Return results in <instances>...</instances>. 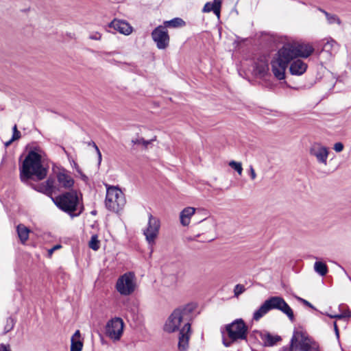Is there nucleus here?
Instances as JSON below:
<instances>
[{"mask_svg": "<svg viewBox=\"0 0 351 351\" xmlns=\"http://www.w3.org/2000/svg\"><path fill=\"white\" fill-rule=\"evenodd\" d=\"M311 156L315 157L318 163L327 165L328 148L320 143H314L309 149Z\"/></svg>", "mask_w": 351, "mask_h": 351, "instance_id": "nucleus-13", "label": "nucleus"}, {"mask_svg": "<svg viewBox=\"0 0 351 351\" xmlns=\"http://www.w3.org/2000/svg\"><path fill=\"white\" fill-rule=\"evenodd\" d=\"M156 136H154L152 138L149 140H145L144 138L137 136L136 137L132 139L131 143L133 145L141 146L143 149L146 150L149 149L152 145L153 142L156 141Z\"/></svg>", "mask_w": 351, "mask_h": 351, "instance_id": "nucleus-18", "label": "nucleus"}, {"mask_svg": "<svg viewBox=\"0 0 351 351\" xmlns=\"http://www.w3.org/2000/svg\"><path fill=\"white\" fill-rule=\"evenodd\" d=\"M194 309L192 304L176 308L169 315L164 325V330L171 333L179 331L178 349L186 351L191 335L189 318Z\"/></svg>", "mask_w": 351, "mask_h": 351, "instance_id": "nucleus-2", "label": "nucleus"}, {"mask_svg": "<svg viewBox=\"0 0 351 351\" xmlns=\"http://www.w3.org/2000/svg\"><path fill=\"white\" fill-rule=\"evenodd\" d=\"M249 173H250V178L252 180L256 179V173L255 170L252 165H250V167H249Z\"/></svg>", "mask_w": 351, "mask_h": 351, "instance_id": "nucleus-34", "label": "nucleus"}, {"mask_svg": "<svg viewBox=\"0 0 351 351\" xmlns=\"http://www.w3.org/2000/svg\"><path fill=\"white\" fill-rule=\"evenodd\" d=\"M21 138V132L18 130L15 132H13L12 141H16Z\"/></svg>", "mask_w": 351, "mask_h": 351, "instance_id": "nucleus-39", "label": "nucleus"}, {"mask_svg": "<svg viewBox=\"0 0 351 351\" xmlns=\"http://www.w3.org/2000/svg\"><path fill=\"white\" fill-rule=\"evenodd\" d=\"M160 229V221L158 218L153 217L152 214L149 215L148 226L143 231L145 239L150 245L155 243V239L157 237Z\"/></svg>", "mask_w": 351, "mask_h": 351, "instance_id": "nucleus-10", "label": "nucleus"}, {"mask_svg": "<svg viewBox=\"0 0 351 351\" xmlns=\"http://www.w3.org/2000/svg\"><path fill=\"white\" fill-rule=\"evenodd\" d=\"M315 271L322 276H324L328 273L327 265L322 261H316L314 264Z\"/></svg>", "mask_w": 351, "mask_h": 351, "instance_id": "nucleus-25", "label": "nucleus"}, {"mask_svg": "<svg viewBox=\"0 0 351 351\" xmlns=\"http://www.w3.org/2000/svg\"><path fill=\"white\" fill-rule=\"evenodd\" d=\"M328 317H330V318H336V319H343V318H346V315H344V313L343 312L341 314H337V315H329L328 314L327 315Z\"/></svg>", "mask_w": 351, "mask_h": 351, "instance_id": "nucleus-37", "label": "nucleus"}, {"mask_svg": "<svg viewBox=\"0 0 351 351\" xmlns=\"http://www.w3.org/2000/svg\"><path fill=\"white\" fill-rule=\"evenodd\" d=\"M152 37L159 49H165L169 46V36L166 27L160 25L156 27L152 33Z\"/></svg>", "mask_w": 351, "mask_h": 351, "instance_id": "nucleus-11", "label": "nucleus"}, {"mask_svg": "<svg viewBox=\"0 0 351 351\" xmlns=\"http://www.w3.org/2000/svg\"><path fill=\"white\" fill-rule=\"evenodd\" d=\"M71 351H82L83 343L80 340V332L75 331L71 339Z\"/></svg>", "mask_w": 351, "mask_h": 351, "instance_id": "nucleus-23", "label": "nucleus"}, {"mask_svg": "<svg viewBox=\"0 0 351 351\" xmlns=\"http://www.w3.org/2000/svg\"><path fill=\"white\" fill-rule=\"evenodd\" d=\"M269 71L267 60L265 58H261L255 62L254 72L256 75L264 76Z\"/></svg>", "mask_w": 351, "mask_h": 351, "instance_id": "nucleus-19", "label": "nucleus"}, {"mask_svg": "<svg viewBox=\"0 0 351 351\" xmlns=\"http://www.w3.org/2000/svg\"><path fill=\"white\" fill-rule=\"evenodd\" d=\"M313 51V47L308 43L293 42L284 45L271 62L274 76L278 80H283L287 67L292 60L298 57L306 58Z\"/></svg>", "mask_w": 351, "mask_h": 351, "instance_id": "nucleus-1", "label": "nucleus"}, {"mask_svg": "<svg viewBox=\"0 0 351 351\" xmlns=\"http://www.w3.org/2000/svg\"><path fill=\"white\" fill-rule=\"evenodd\" d=\"M17 234L22 243H25L29 238V230L23 224L16 228Z\"/></svg>", "mask_w": 351, "mask_h": 351, "instance_id": "nucleus-24", "label": "nucleus"}, {"mask_svg": "<svg viewBox=\"0 0 351 351\" xmlns=\"http://www.w3.org/2000/svg\"><path fill=\"white\" fill-rule=\"evenodd\" d=\"M228 165L230 167L234 169L239 173V175L241 176L242 174L243 167L241 162L231 160Z\"/></svg>", "mask_w": 351, "mask_h": 351, "instance_id": "nucleus-29", "label": "nucleus"}, {"mask_svg": "<svg viewBox=\"0 0 351 351\" xmlns=\"http://www.w3.org/2000/svg\"><path fill=\"white\" fill-rule=\"evenodd\" d=\"M105 204L108 210L118 213L125 204L124 194L119 188L109 186L107 188Z\"/></svg>", "mask_w": 351, "mask_h": 351, "instance_id": "nucleus-8", "label": "nucleus"}, {"mask_svg": "<svg viewBox=\"0 0 351 351\" xmlns=\"http://www.w3.org/2000/svg\"><path fill=\"white\" fill-rule=\"evenodd\" d=\"M136 282L135 274L129 271L119 277L116 282V289L121 295L128 296L136 289Z\"/></svg>", "mask_w": 351, "mask_h": 351, "instance_id": "nucleus-9", "label": "nucleus"}, {"mask_svg": "<svg viewBox=\"0 0 351 351\" xmlns=\"http://www.w3.org/2000/svg\"><path fill=\"white\" fill-rule=\"evenodd\" d=\"M226 330L230 341L223 339V343L226 347H229L232 342L238 340H246L248 328L242 319H237L232 323L226 325Z\"/></svg>", "mask_w": 351, "mask_h": 351, "instance_id": "nucleus-7", "label": "nucleus"}, {"mask_svg": "<svg viewBox=\"0 0 351 351\" xmlns=\"http://www.w3.org/2000/svg\"><path fill=\"white\" fill-rule=\"evenodd\" d=\"M319 11L325 14L328 24H330V25L335 24V23H337L338 25L341 24V20L336 14H330L323 9H319Z\"/></svg>", "mask_w": 351, "mask_h": 351, "instance_id": "nucleus-26", "label": "nucleus"}, {"mask_svg": "<svg viewBox=\"0 0 351 351\" xmlns=\"http://www.w3.org/2000/svg\"><path fill=\"white\" fill-rule=\"evenodd\" d=\"M28 185H30L34 190L47 195H52V193L56 191V189L55 180L51 178H49L46 182L39 184H34L29 182Z\"/></svg>", "mask_w": 351, "mask_h": 351, "instance_id": "nucleus-14", "label": "nucleus"}, {"mask_svg": "<svg viewBox=\"0 0 351 351\" xmlns=\"http://www.w3.org/2000/svg\"><path fill=\"white\" fill-rule=\"evenodd\" d=\"M289 351H320L319 346L303 330H294Z\"/></svg>", "mask_w": 351, "mask_h": 351, "instance_id": "nucleus-6", "label": "nucleus"}, {"mask_svg": "<svg viewBox=\"0 0 351 351\" xmlns=\"http://www.w3.org/2000/svg\"><path fill=\"white\" fill-rule=\"evenodd\" d=\"M185 22L180 18H175L165 22V27H178L184 25Z\"/></svg>", "mask_w": 351, "mask_h": 351, "instance_id": "nucleus-27", "label": "nucleus"}, {"mask_svg": "<svg viewBox=\"0 0 351 351\" xmlns=\"http://www.w3.org/2000/svg\"><path fill=\"white\" fill-rule=\"evenodd\" d=\"M195 209L193 207L185 208L180 215V223L182 226H188L190 223V218L194 215Z\"/></svg>", "mask_w": 351, "mask_h": 351, "instance_id": "nucleus-21", "label": "nucleus"}, {"mask_svg": "<svg viewBox=\"0 0 351 351\" xmlns=\"http://www.w3.org/2000/svg\"><path fill=\"white\" fill-rule=\"evenodd\" d=\"M261 339L263 340L265 346L271 347L280 341L282 338L279 335H272L269 332H267L261 335Z\"/></svg>", "mask_w": 351, "mask_h": 351, "instance_id": "nucleus-22", "label": "nucleus"}, {"mask_svg": "<svg viewBox=\"0 0 351 351\" xmlns=\"http://www.w3.org/2000/svg\"><path fill=\"white\" fill-rule=\"evenodd\" d=\"M221 4V0H214L213 3L208 2L204 5L202 11L204 12H210L213 11L214 14L219 18L220 16Z\"/></svg>", "mask_w": 351, "mask_h": 351, "instance_id": "nucleus-20", "label": "nucleus"}, {"mask_svg": "<svg viewBox=\"0 0 351 351\" xmlns=\"http://www.w3.org/2000/svg\"><path fill=\"white\" fill-rule=\"evenodd\" d=\"M93 147H95L96 152H97V154L98 155V160H99V163L101 162V154L98 148V147L97 146V145L95 143H93Z\"/></svg>", "mask_w": 351, "mask_h": 351, "instance_id": "nucleus-38", "label": "nucleus"}, {"mask_svg": "<svg viewBox=\"0 0 351 351\" xmlns=\"http://www.w3.org/2000/svg\"><path fill=\"white\" fill-rule=\"evenodd\" d=\"M55 204L64 212L69 214L72 217L80 215L83 210L81 206L77 213L73 214L74 212L78 210V205L80 203L79 197L75 191H70L64 193L55 199H53Z\"/></svg>", "mask_w": 351, "mask_h": 351, "instance_id": "nucleus-5", "label": "nucleus"}, {"mask_svg": "<svg viewBox=\"0 0 351 351\" xmlns=\"http://www.w3.org/2000/svg\"><path fill=\"white\" fill-rule=\"evenodd\" d=\"M335 331L337 337H339V330L336 322H334Z\"/></svg>", "mask_w": 351, "mask_h": 351, "instance_id": "nucleus-43", "label": "nucleus"}, {"mask_svg": "<svg viewBox=\"0 0 351 351\" xmlns=\"http://www.w3.org/2000/svg\"><path fill=\"white\" fill-rule=\"evenodd\" d=\"M20 180L29 184L31 180L40 181L47 175V169L41 162V156L34 151H30L19 167Z\"/></svg>", "mask_w": 351, "mask_h": 351, "instance_id": "nucleus-3", "label": "nucleus"}, {"mask_svg": "<svg viewBox=\"0 0 351 351\" xmlns=\"http://www.w3.org/2000/svg\"><path fill=\"white\" fill-rule=\"evenodd\" d=\"M245 287L243 285L238 284L234 287V295L238 297L239 295L245 291Z\"/></svg>", "mask_w": 351, "mask_h": 351, "instance_id": "nucleus-32", "label": "nucleus"}, {"mask_svg": "<svg viewBox=\"0 0 351 351\" xmlns=\"http://www.w3.org/2000/svg\"><path fill=\"white\" fill-rule=\"evenodd\" d=\"M123 322L121 318L116 317L108 322L106 326L107 335L114 340L120 339L123 330Z\"/></svg>", "mask_w": 351, "mask_h": 351, "instance_id": "nucleus-12", "label": "nucleus"}, {"mask_svg": "<svg viewBox=\"0 0 351 351\" xmlns=\"http://www.w3.org/2000/svg\"><path fill=\"white\" fill-rule=\"evenodd\" d=\"M56 177L60 186L64 189H70L73 187L74 184V180L71 177V176L66 173L64 171L57 173Z\"/></svg>", "mask_w": 351, "mask_h": 351, "instance_id": "nucleus-17", "label": "nucleus"}, {"mask_svg": "<svg viewBox=\"0 0 351 351\" xmlns=\"http://www.w3.org/2000/svg\"><path fill=\"white\" fill-rule=\"evenodd\" d=\"M73 165H74V167L75 169L77 170V171L79 173H82V171H81V169L79 167L78 165L74 162L73 163Z\"/></svg>", "mask_w": 351, "mask_h": 351, "instance_id": "nucleus-41", "label": "nucleus"}, {"mask_svg": "<svg viewBox=\"0 0 351 351\" xmlns=\"http://www.w3.org/2000/svg\"><path fill=\"white\" fill-rule=\"evenodd\" d=\"M290 62V73L295 75H301L305 73L307 69V64L300 59H293Z\"/></svg>", "mask_w": 351, "mask_h": 351, "instance_id": "nucleus-16", "label": "nucleus"}, {"mask_svg": "<svg viewBox=\"0 0 351 351\" xmlns=\"http://www.w3.org/2000/svg\"><path fill=\"white\" fill-rule=\"evenodd\" d=\"M88 246L90 249L97 251L100 247V241L98 239L97 234L92 235L90 240L88 243Z\"/></svg>", "mask_w": 351, "mask_h": 351, "instance_id": "nucleus-28", "label": "nucleus"}, {"mask_svg": "<svg viewBox=\"0 0 351 351\" xmlns=\"http://www.w3.org/2000/svg\"><path fill=\"white\" fill-rule=\"evenodd\" d=\"M95 213H96L95 211H93V212H92V214L95 215Z\"/></svg>", "mask_w": 351, "mask_h": 351, "instance_id": "nucleus-46", "label": "nucleus"}, {"mask_svg": "<svg viewBox=\"0 0 351 351\" xmlns=\"http://www.w3.org/2000/svg\"><path fill=\"white\" fill-rule=\"evenodd\" d=\"M336 45H337V42L333 39H330V40H328L326 43H324L323 50L330 51Z\"/></svg>", "mask_w": 351, "mask_h": 351, "instance_id": "nucleus-31", "label": "nucleus"}, {"mask_svg": "<svg viewBox=\"0 0 351 351\" xmlns=\"http://www.w3.org/2000/svg\"><path fill=\"white\" fill-rule=\"evenodd\" d=\"M101 35L99 32H95V33L90 35V36H89L90 39L95 40H99L101 39Z\"/></svg>", "mask_w": 351, "mask_h": 351, "instance_id": "nucleus-36", "label": "nucleus"}, {"mask_svg": "<svg viewBox=\"0 0 351 351\" xmlns=\"http://www.w3.org/2000/svg\"><path fill=\"white\" fill-rule=\"evenodd\" d=\"M273 309L280 311L285 313L291 322L294 320L293 310L286 301L280 296H272L266 300L258 309L254 311L253 314V319L255 321H258L269 311Z\"/></svg>", "mask_w": 351, "mask_h": 351, "instance_id": "nucleus-4", "label": "nucleus"}, {"mask_svg": "<svg viewBox=\"0 0 351 351\" xmlns=\"http://www.w3.org/2000/svg\"><path fill=\"white\" fill-rule=\"evenodd\" d=\"M13 141H12V138H11L9 141L6 142V143H5V147L9 146V145H10L13 142Z\"/></svg>", "mask_w": 351, "mask_h": 351, "instance_id": "nucleus-44", "label": "nucleus"}, {"mask_svg": "<svg viewBox=\"0 0 351 351\" xmlns=\"http://www.w3.org/2000/svg\"><path fill=\"white\" fill-rule=\"evenodd\" d=\"M297 300L301 302H302L304 305L311 308H315V307L309 302H308L307 300L303 299V298H301L300 297H296Z\"/></svg>", "mask_w": 351, "mask_h": 351, "instance_id": "nucleus-35", "label": "nucleus"}, {"mask_svg": "<svg viewBox=\"0 0 351 351\" xmlns=\"http://www.w3.org/2000/svg\"><path fill=\"white\" fill-rule=\"evenodd\" d=\"M344 313V315H346V317H351V310H348V311H343Z\"/></svg>", "mask_w": 351, "mask_h": 351, "instance_id": "nucleus-42", "label": "nucleus"}, {"mask_svg": "<svg viewBox=\"0 0 351 351\" xmlns=\"http://www.w3.org/2000/svg\"><path fill=\"white\" fill-rule=\"evenodd\" d=\"M109 27L124 35H129L132 32V26L125 21L114 19L109 24Z\"/></svg>", "mask_w": 351, "mask_h": 351, "instance_id": "nucleus-15", "label": "nucleus"}, {"mask_svg": "<svg viewBox=\"0 0 351 351\" xmlns=\"http://www.w3.org/2000/svg\"><path fill=\"white\" fill-rule=\"evenodd\" d=\"M15 325V321L11 317H8L6 320V324L4 327V334L12 330Z\"/></svg>", "mask_w": 351, "mask_h": 351, "instance_id": "nucleus-30", "label": "nucleus"}, {"mask_svg": "<svg viewBox=\"0 0 351 351\" xmlns=\"http://www.w3.org/2000/svg\"><path fill=\"white\" fill-rule=\"evenodd\" d=\"M343 147H344V146H343V143L341 142H338L334 145L333 149L337 152H341L343 151Z\"/></svg>", "mask_w": 351, "mask_h": 351, "instance_id": "nucleus-33", "label": "nucleus"}, {"mask_svg": "<svg viewBox=\"0 0 351 351\" xmlns=\"http://www.w3.org/2000/svg\"><path fill=\"white\" fill-rule=\"evenodd\" d=\"M60 247H61L60 245H56L53 246L52 248L49 249L48 250V253H49V256H51L54 251H56L58 249H60Z\"/></svg>", "mask_w": 351, "mask_h": 351, "instance_id": "nucleus-40", "label": "nucleus"}, {"mask_svg": "<svg viewBox=\"0 0 351 351\" xmlns=\"http://www.w3.org/2000/svg\"><path fill=\"white\" fill-rule=\"evenodd\" d=\"M13 132L18 131L16 125H14L12 128Z\"/></svg>", "mask_w": 351, "mask_h": 351, "instance_id": "nucleus-45", "label": "nucleus"}]
</instances>
